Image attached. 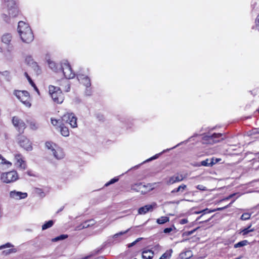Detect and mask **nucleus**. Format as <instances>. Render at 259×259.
I'll use <instances>...</instances> for the list:
<instances>
[{
	"label": "nucleus",
	"instance_id": "nucleus-1",
	"mask_svg": "<svg viewBox=\"0 0 259 259\" xmlns=\"http://www.w3.org/2000/svg\"><path fill=\"white\" fill-rule=\"evenodd\" d=\"M18 32L21 40L25 43H30L33 41L34 35L29 25L20 21L18 23Z\"/></svg>",
	"mask_w": 259,
	"mask_h": 259
},
{
	"label": "nucleus",
	"instance_id": "nucleus-2",
	"mask_svg": "<svg viewBox=\"0 0 259 259\" xmlns=\"http://www.w3.org/2000/svg\"><path fill=\"white\" fill-rule=\"evenodd\" d=\"M51 120L52 124L56 126L57 130L60 124H63V122L69 123L73 128L77 126V119L74 114H64L61 119H56L51 118Z\"/></svg>",
	"mask_w": 259,
	"mask_h": 259
},
{
	"label": "nucleus",
	"instance_id": "nucleus-3",
	"mask_svg": "<svg viewBox=\"0 0 259 259\" xmlns=\"http://www.w3.org/2000/svg\"><path fill=\"white\" fill-rule=\"evenodd\" d=\"M222 134L221 133H213L210 132L202 135V143L203 144L213 145L219 143L224 140L222 138Z\"/></svg>",
	"mask_w": 259,
	"mask_h": 259
},
{
	"label": "nucleus",
	"instance_id": "nucleus-4",
	"mask_svg": "<svg viewBox=\"0 0 259 259\" xmlns=\"http://www.w3.org/2000/svg\"><path fill=\"white\" fill-rule=\"evenodd\" d=\"M4 9L10 17H16L19 13L17 3L15 0H4Z\"/></svg>",
	"mask_w": 259,
	"mask_h": 259
},
{
	"label": "nucleus",
	"instance_id": "nucleus-5",
	"mask_svg": "<svg viewBox=\"0 0 259 259\" xmlns=\"http://www.w3.org/2000/svg\"><path fill=\"white\" fill-rule=\"evenodd\" d=\"M49 89V93L54 102L61 104L64 101V97L60 89L54 85H50Z\"/></svg>",
	"mask_w": 259,
	"mask_h": 259
},
{
	"label": "nucleus",
	"instance_id": "nucleus-6",
	"mask_svg": "<svg viewBox=\"0 0 259 259\" xmlns=\"http://www.w3.org/2000/svg\"><path fill=\"white\" fill-rule=\"evenodd\" d=\"M14 94L26 107H30V97L28 92L26 91H15Z\"/></svg>",
	"mask_w": 259,
	"mask_h": 259
},
{
	"label": "nucleus",
	"instance_id": "nucleus-7",
	"mask_svg": "<svg viewBox=\"0 0 259 259\" xmlns=\"http://www.w3.org/2000/svg\"><path fill=\"white\" fill-rule=\"evenodd\" d=\"M17 142L20 147L27 151H31L32 149L31 143L29 140L22 133L18 134L16 138Z\"/></svg>",
	"mask_w": 259,
	"mask_h": 259
},
{
	"label": "nucleus",
	"instance_id": "nucleus-8",
	"mask_svg": "<svg viewBox=\"0 0 259 259\" xmlns=\"http://www.w3.org/2000/svg\"><path fill=\"white\" fill-rule=\"evenodd\" d=\"M60 71L62 72L65 78L67 79H72L75 75V73L73 72L70 64L66 60L61 62V68Z\"/></svg>",
	"mask_w": 259,
	"mask_h": 259
},
{
	"label": "nucleus",
	"instance_id": "nucleus-9",
	"mask_svg": "<svg viewBox=\"0 0 259 259\" xmlns=\"http://www.w3.org/2000/svg\"><path fill=\"white\" fill-rule=\"evenodd\" d=\"M18 179V176L17 172L15 170L3 173L1 177L2 181L5 183H10L15 182Z\"/></svg>",
	"mask_w": 259,
	"mask_h": 259
},
{
	"label": "nucleus",
	"instance_id": "nucleus-10",
	"mask_svg": "<svg viewBox=\"0 0 259 259\" xmlns=\"http://www.w3.org/2000/svg\"><path fill=\"white\" fill-rule=\"evenodd\" d=\"M156 183L148 184L146 185L140 183L133 186L132 189L137 192H140L142 193H146L154 189V185Z\"/></svg>",
	"mask_w": 259,
	"mask_h": 259
},
{
	"label": "nucleus",
	"instance_id": "nucleus-11",
	"mask_svg": "<svg viewBox=\"0 0 259 259\" xmlns=\"http://www.w3.org/2000/svg\"><path fill=\"white\" fill-rule=\"evenodd\" d=\"M13 125L17 128L19 133H23L26 128L25 124L23 120L19 119L17 117L14 116L12 119Z\"/></svg>",
	"mask_w": 259,
	"mask_h": 259
},
{
	"label": "nucleus",
	"instance_id": "nucleus-12",
	"mask_svg": "<svg viewBox=\"0 0 259 259\" xmlns=\"http://www.w3.org/2000/svg\"><path fill=\"white\" fill-rule=\"evenodd\" d=\"M77 78L78 81L82 83L86 88H89L91 85V82L90 78L84 74L81 73L77 74Z\"/></svg>",
	"mask_w": 259,
	"mask_h": 259
},
{
	"label": "nucleus",
	"instance_id": "nucleus-13",
	"mask_svg": "<svg viewBox=\"0 0 259 259\" xmlns=\"http://www.w3.org/2000/svg\"><path fill=\"white\" fill-rule=\"evenodd\" d=\"M10 196L12 198L16 200H19L27 197V194L26 193L13 191L10 192Z\"/></svg>",
	"mask_w": 259,
	"mask_h": 259
},
{
	"label": "nucleus",
	"instance_id": "nucleus-14",
	"mask_svg": "<svg viewBox=\"0 0 259 259\" xmlns=\"http://www.w3.org/2000/svg\"><path fill=\"white\" fill-rule=\"evenodd\" d=\"M156 206V203H153L151 205H146L144 206L140 207L138 210V213L140 214H144L148 211L153 210V208Z\"/></svg>",
	"mask_w": 259,
	"mask_h": 259
},
{
	"label": "nucleus",
	"instance_id": "nucleus-15",
	"mask_svg": "<svg viewBox=\"0 0 259 259\" xmlns=\"http://www.w3.org/2000/svg\"><path fill=\"white\" fill-rule=\"evenodd\" d=\"M184 179V177L182 175H174L169 178L166 182V184L168 185H172L174 183L182 181Z\"/></svg>",
	"mask_w": 259,
	"mask_h": 259
},
{
	"label": "nucleus",
	"instance_id": "nucleus-16",
	"mask_svg": "<svg viewBox=\"0 0 259 259\" xmlns=\"http://www.w3.org/2000/svg\"><path fill=\"white\" fill-rule=\"evenodd\" d=\"M47 62L49 67L51 69H52L53 71L56 72H60V70L61 68V64H56L54 61H52L51 59L47 60Z\"/></svg>",
	"mask_w": 259,
	"mask_h": 259
},
{
	"label": "nucleus",
	"instance_id": "nucleus-17",
	"mask_svg": "<svg viewBox=\"0 0 259 259\" xmlns=\"http://www.w3.org/2000/svg\"><path fill=\"white\" fill-rule=\"evenodd\" d=\"M14 47L12 45H8L4 52V55L7 60H11L13 57V51Z\"/></svg>",
	"mask_w": 259,
	"mask_h": 259
},
{
	"label": "nucleus",
	"instance_id": "nucleus-18",
	"mask_svg": "<svg viewBox=\"0 0 259 259\" xmlns=\"http://www.w3.org/2000/svg\"><path fill=\"white\" fill-rule=\"evenodd\" d=\"M52 151L53 155L57 159H61L64 157V153L63 150L60 148H58L57 149L53 148Z\"/></svg>",
	"mask_w": 259,
	"mask_h": 259
},
{
	"label": "nucleus",
	"instance_id": "nucleus-19",
	"mask_svg": "<svg viewBox=\"0 0 259 259\" xmlns=\"http://www.w3.org/2000/svg\"><path fill=\"white\" fill-rule=\"evenodd\" d=\"M15 159L17 160L16 164L20 168L25 169L26 168V165L25 161L22 159L21 154H17L15 155Z\"/></svg>",
	"mask_w": 259,
	"mask_h": 259
},
{
	"label": "nucleus",
	"instance_id": "nucleus-20",
	"mask_svg": "<svg viewBox=\"0 0 259 259\" xmlns=\"http://www.w3.org/2000/svg\"><path fill=\"white\" fill-rule=\"evenodd\" d=\"M65 122L63 123V124H60L57 128V130L59 131L61 134L64 137H68L69 136V131L68 128L64 125Z\"/></svg>",
	"mask_w": 259,
	"mask_h": 259
},
{
	"label": "nucleus",
	"instance_id": "nucleus-21",
	"mask_svg": "<svg viewBox=\"0 0 259 259\" xmlns=\"http://www.w3.org/2000/svg\"><path fill=\"white\" fill-rule=\"evenodd\" d=\"M214 159L213 158L211 159L207 158L204 160L200 162V164H198L197 165L200 166H212L214 164H215V162H214Z\"/></svg>",
	"mask_w": 259,
	"mask_h": 259
},
{
	"label": "nucleus",
	"instance_id": "nucleus-22",
	"mask_svg": "<svg viewBox=\"0 0 259 259\" xmlns=\"http://www.w3.org/2000/svg\"><path fill=\"white\" fill-rule=\"evenodd\" d=\"M154 255V252L151 250H146L142 252V257L143 259H152Z\"/></svg>",
	"mask_w": 259,
	"mask_h": 259
},
{
	"label": "nucleus",
	"instance_id": "nucleus-23",
	"mask_svg": "<svg viewBox=\"0 0 259 259\" xmlns=\"http://www.w3.org/2000/svg\"><path fill=\"white\" fill-rule=\"evenodd\" d=\"M12 36L10 33H5L2 36V41L7 45H11Z\"/></svg>",
	"mask_w": 259,
	"mask_h": 259
},
{
	"label": "nucleus",
	"instance_id": "nucleus-24",
	"mask_svg": "<svg viewBox=\"0 0 259 259\" xmlns=\"http://www.w3.org/2000/svg\"><path fill=\"white\" fill-rule=\"evenodd\" d=\"M187 189V186L185 184L180 185L178 188L174 189L171 191V194L182 193Z\"/></svg>",
	"mask_w": 259,
	"mask_h": 259
},
{
	"label": "nucleus",
	"instance_id": "nucleus-25",
	"mask_svg": "<svg viewBox=\"0 0 259 259\" xmlns=\"http://www.w3.org/2000/svg\"><path fill=\"white\" fill-rule=\"evenodd\" d=\"M251 225H250L248 227L244 228L239 231V234H242L243 236H246L249 232H252L254 231V229H250Z\"/></svg>",
	"mask_w": 259,
	"mask_h": 259
},
{
	"label": "nucleus",
	"instance_id": "nucleus-26",
	"mask_svg": "<svg viewBox=\"0 0 259 259\" xmlns=\"http://www.w3.org/2000/svg\"><path fill=\"white\" fill-rule=\"evenodd\" d=\"M192 256L191 251L190 250L182 252L180 254L181 259H188Z\"/></svg>",
	"mask_w": 259,
	"mask_h": 259
},
{
	"label": "nucleus",
	"instance_id": "nucleus-27",
	"mask_svg": "<svg viewBox=\"0 0 259 259\" xmlns=\"http://www.w3.org/2000/svg\"><path fill=\"white\" fill-rule=\"evenodd\" d=\"M201 212H202V214L201 215H200L199 217H198L196 219V221H199L203 217V216L204 214L208 213L213 212H214V210H212V209H209L206 208L204 209L201 210Z\"/></svg>",
	"mask_w": 259,
	"mask_h": 259
},
{
	"label": "nucleus",
	"instance_id": "nucleus-28",
	"mask_svg": "<svg viewBox=\"0 0 259 259\" xmlns=\"http://www.w3.org/2000/svg\"><path fill=\"white\" fill-rule=\"evenodd\" d=\"M95 224V221L94 220H87L83 223L82 227L87 228L93 226Z\"/></svg>",
	"mask_w": 259,
	"mask_h": 259
},
{
	"label": "nucleus",
	"instance_id": "nucleus-29",
	"mask_svg": "<svg viewBox=\"0 0 259 259\" xmlns=\"http://www.w3.org/2000/svg\"><path fill=\"white\" fill-rule=\"evenodd\" d=\"M248 244H249V242H248V241L247 240H242L241 241H240V242L235 244L234 245V247L235 248H239V247H243L244 246L247 245Z\"/></svg>",
	"mask_w": 259,
	"mask_h": 259
},
{
	"label": "nucleus",
	"instance_id": "nucleus-30",
	"mask_svg": "<svg viewBox=\"0 0 259 259\" xmlns=\"http://www.w3.org/2000/svg\"><path fill=\"white\" fill-rule=\"evenodd\" d=\"M169 220V218L167 217H161L157 220V223L159 224H163Z\"/></svg>",
	"mask_w": 259,
	"mask_h": 259
},
{
	"label": "nucleus",
	"instance_id": "nucleus-31",
	"mask_svg": "<svg viewBox=\"0 0 259 259\" xmlns=\"http://www.w3.org/2000/svg\"><path fill=\"white\" fill-rule=\"evenodd\" d=\"M54 224V222L52 220H50L46 223H45L42 226V230H45L46 229H47L50 227H51Z\"/></svg>",
	"mask_w": 259,
	"mask_h": 259
},
{
	"label": "nucleus",
	"instance_id": "nucleus-32",
	"mask_svg": "<svg viewBox=\"0 0 259 259\" xmlns=\"http://www.w3.org/2000/svg\"><path fill=\"white\" fill-rule=\"evenodd\" d=\"M67 237H68V235L63 234V235H61L59 236H57L54 238H53L52 239V241L53 242H57V241H58L60 240H64V239L67 238Z\"/></svg>",
	"mask_w": 259,
	"mask_h": 259
},
{
	"label": "nucleus",
	"instance_id": "nucleus-33",
	"mask_svg": "<svg viewBox=\"0 0 259 259\" xmlns=\"http://www.w3.org/2000/svg\"><path fill=\"white\" fill-rule=\"evenodd\" d=\"M25 75L29 81V82L30 83V84L32 85V87H33L34 89V90L37 92L38 93V89L37 88L36 86L35 85V84H34V83L33 82V81L32 80V79H31V78L28 76V75L27 74V73H25Z\"/></svg>",
	"mask_w": 259,
	"mask_h": 259
},
{
	"label": "nucleus",
	"instance_id": "nucleus-34",
	"mask_svg": "<svg viewBox=\"0 0 259 259\" xmlns=\"http://www.w3.org/2000/svg\"><path fill=\"white\" fill-rule=\"evenodd\" d=\"M171 252L172 249H170L169 251H166L161 256L159 259H166L167 258H169L171 256Z\"/></svg>",
	"mask_w": 259,
	"mask_h": 259
},
{
	"label": "nucleus",
	"instance_id": "nucleus-35",
	"mask_svg": "<svg viewBox=\"0 0 259 259\" xmlns=\"http://www.w3.org/2000/svg\"><path fill=\"white\" fill-rule=\"evenodd\" d=\"M199 228H200V227H197V228H196L195 229H194L191 231L184 232L183 233L182 235H183V236H190V235L193 234L196 230H197Z\"/></svg>",
	"mask_w": 259,
	"mask_h": 259
},
{
	"label": "nucleus",
	"instance_id": "nucleus-36",
	"mask_svg": "<svg viewBox=\"0 0 259 259\" xmlns=\"http://www.w3.org/2000/svg\"><path fill=\"white\" fill-rule=\"evenodd\" d=\"M251 214L249 213H244L240 217V219L242 221L249 220L250 218Z\"/></svg>",
	"mask_w": 259,
	"mask_h": 259
},
{
	"label": "nucleus",
	"instance_id": "nucleus-37",
	"mask_svg": "<svg viewBox=\"0 0 259 259\" xmlns=\"http://www.w3.org/2000/svg\"><path fill=\"white\" fill-rule=\"evenodd\" d=\"M130 230V229H128L127 230H126L125 231H121L119 233H117L113 235V238L115 239V238H118V237H120L122 235L125 234L126 233H127Z\"/></svg>",
	"mask_w": 259,
	"mask_h": 259
},
{
	"label": "nucleus",
	"instance_id": "nucleus-38",
	"mask_svg": "<svg viewBox=\"0 0 259 259\" xmlns=\"http://www.w3.org/2000/svg\"><path fill=\"white\" fill-rule=\"evenodd\" d=\"M234 201V200H233V201H232L231 203H230L228 205L224 206V207H219V208H217L216 209H212V210H214V211H220V210H223L226 208H228L229 207H230L231 204L233 203V202Z\"/></svg>",
	"mask_w": 259,
	"mask_h": 259
},
{
	"label": "nucleus",
	"instance_id": "nucleus-39",
	"mask_svg": "<svg viewBox=\"0 0 259 259\" xmlns=\"http://www.w3.org/2000/svg\"><path fill=\"white\" fill-rule=\"evenodd\" d=\"M0 164H6L11 165V163L6 160L3 157L0 155Z\"/></svg>",
	"mask_w": 259,
	"mask_h": 259
},
{
	"label": "nucleus",
	"instance_id": "nucleus-40",
	"mask_svg": "<svg viewBox=\"0 0 259 259\" xmlns=\"http://www.w3.org/2000/svg\"><path fill=\"white\" fill-rule=\"evenodd\" d=\"M118 178L117 177H115L112 179H111L109 182H108V183H107L106 184H105V186H108L111 184H114V183L117 182L118 181Z\"/></svg>",
	"mask_w": 259,
	"mask_h": 259
},
{
	"label": "nucleus",
	"instance_id": "nucleus-41",
	"mask_svg": "<svg viewBox=\"0 0 259 259\" xmlns=\"http://www.w3.org/2000/svg\"><path fill=\"white\" fill-rule=\"evenodd\" d=\"M17 251L16 249L15 248H11L7 250H5L3 251L4 253H5L6 254H8L11 253H15Z\"/></svg>",
	"mask_w": 259,
	"mask_h": 259
},
{
	"label": "nucleus",
	"instance_id": "nucleus-42",
	"mask_svg": "<svg viewBox=\"0 0 259 259\" xmlns=\"http://www.w3.org/2000/svg\"><path fill=\"white\" fill-rule=\"evenodd\" d=\"M29 126H30V128L33 130H36L38 127L36 123H35L34 122H31L30 123Z\"/></svg>",
	"mask_w": 259,
	"mask_h": 259
},
{
	"label": "nucleus",
	"instance_id": "nucleus-43",
	"mask_svg": "<svg viewBox=\"0 0 259 259\" xmlns=\"http://www.w3.org/2000/svg\"><path fill=\"white\" fill-rule=\"evenodd\" d=\"M53 145V143L52 142H47L46 143V147L48 149H50L51 150H52L53 148H54Z\"/></svg>",
	"mask_w": 259,
	"mask_h": 259
},
{
	"label": "nucleus",
	"instance_id": "nucleus-44",
	"mask_svg": "<svg viewBox=\"0 0 259 259\" xmlns=\"http://www.w3.org/2000/svg\"><path fill=\"white\" fill-rule=\"evenodd\" d=\"M13 247V245L10 243H7L6 244L3 245L1 246H0V249H3L5 248H9V247Z\"/></svg>",
	"mask_w": 259,
	"mask_h": 259
},
{
	"label": "nucleus",
	"instance_id": "nucleus-45",
	"mask_svg": "<svg viewBox=\"0 0 259 259\" xmlns=\"http://www.w3.org/2000/svg\"><path fill=\"white\" fill-rule=\"evenodd\" d=\"M0 74H1L3 76H6L7 77V80L9 79V77H10L9 72L6 71L3 72L2 73L0 72Z\"/></svg>",
	"mask_w": 259,
	"mask_h": 259
},
{
	"label": "nucleus",
	"instance_id": "nucleus-46",
	"mask_svg": "<svg viewBox=\"0 0 259 259\" xmlns=\"http://www.w3.org/2000/svg\"><path fill=\"white\" fill-rule=\"evenodd\" d=\"M92 90L91 89L89 88H86L85 91V94L87 96H91L92 95Z\"/></svg>",
	"mask_w": 259,
	"mask_h": 259
},
{
	"label": "nucleus",
	"instance_id": "nucleus-47",
	"mask_svg": "<svg viewBox=\"0 0 259 259\" xmlns=\"http://www.w3.org/2000/svg\"><path fill=\"white\" fill-rule=\"evenodd\" d=\"M255 22L256 29L259 31V15L256 17Z\"/></svg>",
	"mask_w": 259,
	"mask_h": 259
},
{
	"label": "nucleus",
	"instance_id": "nucleus-48",
	"mask_svg": "<svg viewBox=\"0 0 259 259\" xmlns=\"http://www.w3.org/2000/svg\"><path fill=\"white\" fill-rule=\"evenodd\" d=\"M159 155H160V154H156L155 155H154V156L150 158L149 159H148L146 161H151L152 160L155 159H156V158H157L158 157Z\"/></svg>",
	"mask_w": 259,
	"mask_h": 259
},
{
	"label": "nucleus",
	"instance_id": "nucleus-49",
	"mask_svg": "<svg viewBox=\"0 0 259 259\" xmlns=\"http://www.w3.org/2000/svg\"><path fill=\"white\" fill-rule=\"evenodd\" d=\"M172 229L171 228H166L164 229L163 232L164 233H169L171 231H172Z\"/></svg>",
	"mask_w": 259,
	"mask_h": 259
},
{
	"label": "nucleus",
	"instance_id": "nucleus-50",
	"mask_svg": "<svg viewBox=\"0 0 259 259\" xmlns=\"http://www.w3.org/2000/svg\"><path fill=\"white\" fill-rule=\"evenodd\" d=\"M188 223V220L186 219H183L180 220V224L181 225L185 224Z\"/></svg>",
	"mask_w": 259,
	"mask_h": 259
},
{
	"label": "nucleus",
	"instance_id": "nucleus-51",
	"mask_svg": "<svg viewBox=\"0 0 259 259\" xmlns=\"http://www.w3.org/2000/svg\"><path fill=\"white\" fill-rule=\"evenodd\" d=\"M197 189L200 190H205V187L201 185H199L197 186Z\"/></svg>",
	"mask_w": 259,
	"mask_h": 259
},
{
	"label": "nucleus",
	"instance_id": "nucleus-52",
	"mask_svg": "<svg viewBox=\"0 0 259 259\" xmlns=\"http://www.w3.org/2000/svg\"><path fill=\"white\" fill-rule=\"evenodd\" d=\"M82 226H83V223L76 226L75 229L76 230H80L81 229H84V227H82Z\"/></svg>",
	"mask_w": 259,
	"mask_h": 259
},
{
	"label": "nucleus",
	"instance_id": "nucleus-53",
	"mask_svg": "<svg viewBox=\"0 0 259 259\" xmlns=\"http://www.w3.org/2000/svg\"><path fill=\"white\" fill-rule=\"evenodd\" d=\"M214 217V215H212L210 218L204 220V221H200L199 222V224H201L202 223H203V222H208L210 220H211L212 219V218Z\"/></svg>",
	"mask_w": 259,
	"mask_h": 259
},
{
	"label": "nucleus",
	"instance_id": "nucleus-54",
	"mask_svg": "<svg viewBox=\"0 0 259 259\" xmlns=\"http://www.w3.org/2000/svg\"><path fill=\"white\" fill-rule=\"evenodd\" d=\"M137 243V241H135L129 244L128 245V247H131L133 246L134 245H135Z\"/></svg>",
	"mask_w": 259,
	"mask_h": 259
},
{
	"label": "nucleus",
	"instance_id": "nucleus-55",
	"mask_svg": "<svg viewBox=\"0 0 259 259\" xmlns=\"http://www.w3.org/2000/svg\"><path fill=\"white\" fill-rule=\"evenodd\" d=\"M234 195V194L230 195L228 197L226 198L225 199H224L223 200H228V199L231 198ZM222 201H223V200Z\"/></svg>",
	"mask_w": 259,
	"mask_h": 259
},
{
	"label": "nucleus",
	"instance_id": "nucleus-56",
	"mask_svg": "<svg viewBox=\"0 0 259 259\" xmlns=\"http://www.w3.org/2000/svg\"><path fill=\"white\" fill-rule=\"evenodd\" d=\"M198 136V134H194L193 136L191 137L189 139H188V140L186 141V142H187L189 141H190V139H192L193 137H197V136Z\"/></svg>",
	"mask_w": 259,
	"mask_h": 259
},
{
	"label": "nucleus",
	"instance_id": "nucleus-57",
	"mask_svg": "<svg viewBox=\"0 0 259 259\" xmlns=\"http://www.w3.org/2000/svg\"><path fill=\"white\" fill-rule=\"evenodd\" d=\"M64 209V206H62L61 208H60L57 212V213H59V212L62 211Z\"/></svg>",
	"mask_w": 259,
	"mask_h": 259
},
{
	"label": "nucleus",
	"instance_id": "nucleus-58",
	"mask_svg": "<svg viewBox=\"0 0 259 259\" xmlns=\"http://www.w3.org/2000/svg\"><path fill=\"white\" fill-rule=\"evenodd\" d=\"M194 213H195V214H200V213H202V212H201V211H195Z\"/></svg>",
	"mask_w": 259,
	"mask_h": 259
},
{
	"label": "nucleus",
	"instance_id": "nucleus-59",
	"mask_svg": "<svg viewBox=\"0 0 259 259\" xmlns=\"http://www.w3.org/2000/svg\"><path fill=\"white\" fill-rule=\"evenodd\" d=\"M95 259H105L104 257L103 256H100V257H98L97 258H96Z\"/></svg>",
	"mask_w": 259,
	"mask_h": 259
},
{
	"label": "nucleus",
	"instance_id": "nucleus-60",
	"mask_svg": "<svg viewBox=\"0 0 259 259\" xmlns=\"http://www.w3.org/2000/svg\"><path fill=\"white\" fill-rule=\"evenodd\" d=\"M27 60H29V61H32V60H31V57H28V58H27V59H26V61H27Z\"/></svg>",
	"mask_w": 259,
	"mask_h": 259
},
{
	"label": "nucleus",
	"instance_id": "nucleus-61",
	"mask_svg": "<svg viewBox=\"0 0 259 259\" xmlns=\"http://www.w3.org/2000/svg\"><path fill=\"white\" fill-rule=\"evenodd\" d=\"M219 161V159H214V162H215V163H217Z\"/></svg>",
	"mask_w": 259,
	"mask_h": 259
},
{
	"label": "nucleus",
	"instance_id": "nucleus-62",
	"mask_svg": "<svg viewBox=\"0 0 259 259\" xmlns=\"http://www.w3.org/2000/svg\"><path fill=\"white\" fill-rule=\"evenodd\" d=\"M141 239H142V238H139L137 240H136L135 241H137V242H139Z\"/></svg>",
	"mask_w": 259,
	"mask_h": 259
},
{
	"label": "nucleus",
	"instance_id": "nucleus-63",
	"mask_svg": "<svg viewBox=\"0 0 259 259\" xmlns=\"http://www.w3.org/2000/svg\"><path fill=\"white\" fill-rule=\"evenodd\" d=\"M69 90H70V86L69 85L68 88H67V90H66V91L68 92Z\"/></svg>",
	"mask_w": 259,
	"mask_h": 259
},
{
	"label": "nucleus",
	"instance_id": "nucleus-64",
	"mask_svg": "<svg viewBox=\"0 0 259 259\" xmlns=\"http://www.w3.org/2000/svg\"><path fill=\"white\" fill-rule=\"evenodd\" d=\"M148 189H149V187H147V188H144L143 190L147 191Z\"/></svg>",
	"mask_w": 259,
	"mask_h": 259
}]
</instances>
